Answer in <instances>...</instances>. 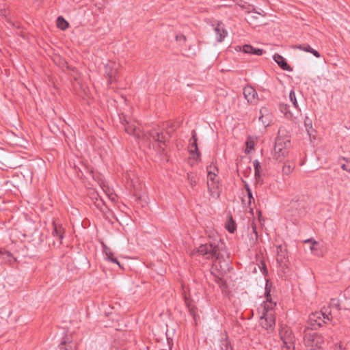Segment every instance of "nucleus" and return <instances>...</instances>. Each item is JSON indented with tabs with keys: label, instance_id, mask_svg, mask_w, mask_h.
<instances>
[{
	"label": "nucleus",
	"instance_id": "obj_36",
	"mask_svg": "<svg viewBox=\"0 0 350 350\" xmlns=\"http://www.w3.org/2000/svg\"><path fill=\"white\" fill-rule=\"evenodd\" d=\"M222 350H233L230 343L228 340H224L221 342Z\"/></svg>",
	"mask_w": 350,
	"mask_h": 350
},
{
	"label": "nucleus",
	"instance_id": "obj_13",
	"mask_svg": "<svg viewBox=\"0 0 350 350\" xmlns=\"http://www.w3.org/2000/svg\"><path fill=\"white\" fill-rule=\"evenodd\" d=\"M59 350H77V342L73 341L72 336L64 337L59 345Z\"/></svg>",
	"mask_w": 350,
	"mask_h": 350
},
{
	"label": "nucleus",
	"instance_id": "obj_44",
	"mask_svg": "<svg viewBox=\"0 0 350 350\" xmlns=\"http://www.w3.org/2000/svg\"><path fill=\"white\" fill-rule=\"evenodd\" d=\"M176 38L177 40H181V39H183V40L186 39V38H185V36L184 35H180V36H176Z\"/></svg>",
	"mask_w": 350,
	"mask_h": 350
},
{
	"label": "nucleus",
	"instance_id": "obj_30",
	"mask_svg": "<svg viewBox=\"0 0 350 350\" xmlns=\"http://www.w3.org/2000/svg\"><path fill=\"white\" fill-rule=\"evenodd\" d=\"M289 99H290V101L292 103L295 109H297V113H299L300 111V109L298 108V104H297V101L296 99L295 93L293 90H292L289 93Z\"/></svg>",
	"mask_w": 350,
	"mask_h": 350
},
{
	"label": "nucleus",
	"instance_id": "obj_22",
	"mask_svg": "<svg viewBox=\"0 0 350 350\" xmlns=\"http://www.w3.org/2000/svg\"><path fill=\"white\" fill-rule=\"evenodd\" d=\"M216 39L218 42H222L224 38L227 36V31L224 29V26L221 23H218L214 29Z\"/></svg>",
	"mask_w": 350,
	"mask_h": 350
},
{
	"label": "nucleus",
	"instance_id": "obj_21",
	"mask_svg": "<svg viewBox=\"0 0 350 350\" xmlns=\"http://www.w3.org/2000/svg\"><path fill=\"white\" fill-rule=\"evenodd\" d=\"M260 116H259V120L262 122L263 125L265 126L269 124L271 113L267 107H262L260 110Z\"/></svg>",
	"mask_w": 350,
	"mask_h": 350
},
{
	"label": "nucleus",
	"instance_id": "obj_31",
	"mask_svg": "<svg viewBox=\"0 0 350 350\" xmlns=\"http://www.w3.org/2000/svg\"><path fill=\"white\" fill-rule=\"evenodd\" d=\"M246 152H250L254 148L255 141L252 137H247L246 142Z\"/></svg>",
	"mask_w": 350,
	"mask_h": 350
},
{
	"label": "nucleus",
	"instance_id": "obj_34",
	"mask_svg": "<svg viewBox=\"0 0 350 350\" xmlns=\"http://www.w3.org/2000/svg\"><path fill=\"white\" fill-rule=\"evenodd\" d=\"M206 171H207V175H210L211 172L216 174V175H217L219 170H218V168L217 167V166H215L214 165H210L207 166Z\"/></svg>",
	"mask_w": 350,
	"mask_h": 350
},
{
	"label": "nucleus",
	"instance_id": "obj_17",
	"mask_svg": "<svg viewBox=\"0 0 350 350\" xmlns=\"http://www.w3.org/2000/svg\"><path fill=\"white\" fill-rule=\"evenodd\" d=\"M103 253L105 256V259L117 264L121 269H124L122 265H120V262L117 260L116 258L113 256V253L112 252L111 250L107 247L106 245L103 244Z\"/></svg>",
	"mask_w": 350,
	"mask_h": 350
},
{
	"label": "nucleus",
	"instance_id": "obj_43",
	"mask_svg": "<svg viewBox=\"0 0 350 350\" xmlns=\"http://www.w3.org/2000/svg\"><path fill=\"white\" fill-rule=\"evenodd\" d=\"M305 125H306V126H310V128L312 127L311 120L308 118H306L305 120Z\"/></svg>",
	"mask_w": 350,
	"mask_h": 350
},
{
	"label": "nucleus",
	"instance_id": "obj_49",
	"mask_svg": "<svg viewBox=\"0 0 350 350\" xmlns=\"http://www.w3.org/2000/svg\"><path fill=\"white\" fill-rule=\"evenodd\" d=\"M251 18H256V16H251Z\"/></svg>",
	"mask_w": 350,
	"mask_h": 350
},
{
	"label": "nucleus",
	"instance_id": "obj_24",
	"mask_svg": "<svg viewBox=\"0 0 350 350\" xmlns=\"http://www.w3.org/2000/svg\"><path fill=\"white\" fill-rule=\"evenodd\" d=\"M290 107L287 104L281 103L279 105L280 111L288 119H293L295 118L294 113L290 110Z\"/></svg>",
	"mask_w": 350,
	"mask_h": 350
},
{
	"label": "nucleus",
	"instance_id": "obj_11",
	"mask_svg": "<svg viewBox=\"0 0 350 350\" xmlns=\"http://www.w3.org/2000/svg\"><path fill=\"white\" fill-rule=\"evenodd\" d=\"M243 94L247 103L250 105H256L258 101V94L256 90L250 85L243 88Z\"/></svg>",
	"mask_w": 350,
	"mask_h": 350
},
{
	"label": "nucleus",
	"instance_id": "obj_16",
	"mask_svg": "<svg viewBox=\"0 0 350 350\" xmlns=\"http://www.w3.org/2000/svg\"><path fill=\"white\" fill-rule=\"evenodd\" d=\"M273 60L284 70L292 71L293 68L287 64L286 59L280 54L275 53L273 56Z\"/></svg>",
	"mask_w": 350,
	"mask_h": 350
},
{
	"label": "nucleus",
	"instance_id": "obj_45",
	"mask_svg": "<svg viewBox=\"0 0 350 350\" xmlns=\"http://www.w3.org/2000/svg\"><path fill=\"white\" fill-rule=\"evenodd\" d=\"M252 228H253L254 232L257 235L256 228L254 225H252Z\"/></svg>",
	"mask_w": 350,
	"mask_h": 350
},
{
	"label": "nucleus",
	"instance_id": "obj_40",
	"mask_svg": "<svg viewBox=\"0 0 350 350\" xmlns=\"http://www.w3.org/2000/svg\"><path fill=\"white\" fill-rule=\"evenodd\" d=\"M305 242L306 243H312V245L310 246V250L311 251H313L314 245L317 243L314 240H312V239L306 240Z\"/></svg>",
	"mask_w": 350,
	"mask_h": 350
},
{
	"label": "nucleus",
	"instance_id": "obj_5",
	"mask_svg": "<svg viewBox=\"0 0 350 350\" xmlns=\"http://www.w3.org/2000/svg\"><path fill=\"white\" fill-rule=\"evenodd\" d=\"M323 341V338L315 332L305 334L304 342L308 350H321Z\"/></svg>",
	"mask_w": 350,
	"mask_h": 350
},
{
	"label": "nucleus",
	"instance_id": "obj_27",
	"mask_svg": "<svg viewBox=\"0 0 350 350\" xmlns=\"http://www.w3.org/2000/svg\"><path fill=\"white\" fill-rule=\"evenodd\" d=\"M245 189L247 191V197L246 198L247 199V204H248L250 208L252 211L253 207H252V203L254 204V198L252 196V191L247 185H245Z\"/></svg>",
	"mask_w": 350,
	"mask_h": 350
},
{
	"label": "nucleus",
	"instance_id": "obj_3",
	"mask_svg": "<svg viewBox=\"0 0 350 350\" xmlns=\"http://www.w3.org/2000/svg\"><path fill=\"white\" fill-rule=\"evenodd\" d=\"M279 335L282 341V350L295 349V336L289 327L286 325H281L279 329Z\"/></svg>",
	"mask_w": 350,
	"mask_h": 350
},
{
	"label": "nucleus",
	"instance_id": "obj_32",
	"mask_svg": "<svg viewBox=\"0 0 350 350\" xmlns=\"http://www.w3.org/2000/svg\"><path fill=\"white\" fill-rule=\"evenodd\" d=\"M187 180L191 187H194L196 185V177L193 174H187Z\"/></svg>",
	"mask_w": 350,
	"mask_h": 350
},
{
	"label": "nucleus",
	"instance_id": "obj_46",
	"mask_svg": "<svg viewBox=\"0 0 350 350\" xmlns=\"http://www.w3.org/2000/svg\"><path fill=\"white\" fill-rule=\"evenodd\" d=\"M265 271H267V269L265 267V265L263 264V266H262V273H265Z\"/></svg>",
	"mask_w": 350,
	"mask_h": 350
},
{
	"label": "nucleus",
	"instance_id": "obj_26",
	"mask_svg": "<svg viewBox=\"0 0 350 350\" xmlns=\"http://www.w3.org/2000/svg\"><path fill=\"white\" fill-rule=\"evenodd\" d=\"M253 165L254 167V176L255 179L258 181L260 178V174L262 171V167L260 165V162L258 160H254L253 161Z\"/></svg>",
	"mask_w": 350,
	"mask_h": 350
},
{
	"label": "nucleus",
	"instance_id": "obj_19",
	"mask_svg": "<svg viewBox=\"0 0 350 350\" xmlns=\"http://www.w3.org/2000/svg\"><path fill=\"white\" fill-rule=\"evenodd\" d=\"M92 199L94 200V204L96 208L99 209L103 213L105 214L108 208L106 206L105 203L102 198L98 193H93Z\"/></svg>",
	"mask_w": 350,
	"mask_h": 350
},
{
	"label": "nucleus",
	"instance_id": "obj_1",
	"mask_svg": "<svg viewBox=\"0 0 350 350\" xmlns=\"http://www.w3.org/2000/svg\"><path fill=\"white\" fill-rule=\"evenodd\" d=\"M290 146L291 140L289 136L287 135L286 131L280 128L273 148V158L279 161H283L288 154Z\"/></svg>",
	"mask_w": 350,
	"mask_h": 350
},
{
	"label": "nucleus",
	"instance_id": "obj_18",
	"mask_svg": "<svg viewBox=\"0 0 350 350\" xmlns=\"http://www.w3.org/2000/svg\"><path fill=\"white\" fill-rule=\"evenodd\" d=\"M275 306V303L269 301L267 297V301L263 302V304L261 305V307L258 308V310H261L262 314L271 313L272 315H274L273 308Z\"/></svg>",
	"mask_w": 350,
	"mask_h": 350
},
{
	"label": "nucleus",
	"instance_id": "obj_8",
	"mask_svg": "<svg viewBox=\"0 0 350 350\" xmlns=\"http://www.w3.org/2000/svg\"><path fill=\"white\" fill-rule=\"evenodd\" d=\"M120 122L124 127L126 133L131 135H134L137 138L140 137V130L133 122L129 121L127 117L124 114L119 115Z\"/></svg>",
	"mask_w": 350,
	"mask_h": 350
},
{
	"label": "nucleus",
	"instance_id": "obj_20",
	"mask_svg": "<svg viewBox=\"0 0 350 350\" xmlns=\"http://www.w3.org/2000/svg\"><path fill=\"white\" fill-rule=\"evenodd\" d=\"M53 231L52 234L54 237H56L57 240L62 241L64 238V229L60 224H57L55 221H53Z\"/></svg>",
	"mask_w": 350,
	"mask_h": 350
},
{
	"label": "nucleus",
	"instance_id": "obj_2",
	"mask_svg": "<svg viewBox=\"0 0 350 350\" xmlns=\"http://www.w3.org/2000/svg\"><path fill=\"white\" fill-rule=\"evenodd\" d=\"M332 319V315L329 308L323 307L320 311H316L309 315L308 324L311 329H317Z\"/></svg>",
	"mask_w": 350,
	"mask_h": 350
},
{
	"label": "nucleus",
	"instance_id": "obj_37",
	"mask_svg": "<svg viewBox=\"0 0 350 350\" xmlns=\"http://www.w3.org/2000/svg\"><path fill=\"white\" fill-rule=\"evenodd\" d=\"M341 168L345 171L350 172V161H347L346 163L342 164Z\"/></svg>",
	"mask_w": 350,
	"mask_h": 350
},
{
	"label": "nucleus",
	"instance_id": "obj_12",
	"mask_svg": "<svg viewBox=\"0 0 350 350\" xmlns=\"http://www.w3.org/2000/svg\"><path fill=\"white\" fill-rule=\"evenodd\" d=\"M191 142L189 144V152L191 155L193 157V159L198 161L200 158V152L198 150V144H197V135L195 131H192V135L190 139Z\"/></svg>",
	"mask_w": 350,
	"mask_h": 350
},
{
	"label": "nucleus",
	"instance_id": "obj_4",
	"mask_svg": "<svg viewBox=\"0 0 350 350\" xmlns=\"http://www.w3.org/2000/svg\"><path fill=\"white\" fill-rule=\"evenodd\" d=\"M219 243L215 241H209L202 244L197 248V252L204 256L206 259H218L219 258Z\"/></svg>",
	"mask_w": 350,
	"mask_h": 350
},
{
	"label": "nucleus",
	"instance_id": "obj_10",
	"mask_svg": "<svg viewBox=\"0 0 350 350\" xmlns=\"http://www.w3.org/2000/svg\"><path fill=\"white\" fill-rule=\"evenodd\" d=\"M118 64L115 62H110L105 67V72L108 77V82L112 83L118 77Z\"/></svg>",
	"mask_w": 350,
	"mask_h": 350
},
{
	"label": "nucleus",
	"instance_id": "obj_33",
	"mask_svg": "<svg viewBox=\"0 0 350 350\" xmlns=\"http://www.w3.org/2000/svg\"><path fill=\"white\" fill-rule=\"evenodd\" d=\"M329 306L335 308L338 310H340V301L338 299H331Z\"/></svg>",
	"mask_w": 350,
	"mask_h": 350
},
{
	"label": "nucleus",
	"instance_id": "obj_47",
	"mask_svg": "<svg viewBox=\"0 0 350 350\" xmlns=\"http://www.w3.org/2000/svg\"><path fill=\"white\" fill-rule=\"evenodd\" d=\"M242 202H243V204H246V202H246V199L245 198H243L242 199Z\"/></svg>",
	"mask_w": 350,
	"mask_h": 350
},
{
	"label": "nucleus",
	"instance_id": "obj_38",
	"mask_svg": "<svg viewBox=\"0 0 350 350\" xmlns=\"http://www.w3.org/2000/svg\"><path fill=\"white\" fill-rule=\"evenodd\" d=\"M188 310H189L191 315H192L193 317V318L196 319V311H197L196 307L195 306H193L192 307H189V308Z\"/></svg>",
	"mask_w": 350,
	"mask_h": 350
},
{
	"label": "nucleus",
	"instance_id": "obj_28",
	"mask_svg": "<svg viewBox=\"0 0 350 350\" xmlns=\"http://www.w3.org/2000/svg\"><path fill=\"white\" fill-rule=\"evenodd\" d=\"M294 167L295 165L293 163H291L289 161L285 162L282 167L283 174L286 175L289 174L293 172Z\"/></svg>",
	"mask_w": 350,
	"mask_h": 350
},
{
	"label": "nucleus",
	"instance_id": "obj_7",
	"mask_svg": "<svg viewBox=\"0 0 350 350\" xmlns=\"http://www.w3.org/2000/svg\"><path fill=\"white\" fill-rule=\"evenodd\" d=\"M276 261L282 269L288 267V256L285 245H280L276 247Z\"/></svg>",
	"mask_w": 350,
	"mask_h": 350
},
{
	"label": "nucleus",
	"instance_id": "obj_9",
	"mask_svg": "<svg viewBox=\"0 0 350 350\" xmlns=\"http://www.w3.org/2000/svg\"><path fill=\"white\" fill-rule=\"evenodd\" d=\"M260 324L268 333L273 332L275 325V315L271 313L263 314L260 319Z\"/></svg>",
	"mask_w": 350,
	"mask_h": 350
},
{
	"label": "nucleus",
	"instance_id": "obj_25",
	"mask_svg": "<svg viewBox=\"0 0 350 350\" xmlns=\"http://www.w3.org/2000/svg\"><path fill=\"white\" fill-rule=\"evenodd\" d=\"M226 228L230 233H234L237 229V225L232 215L229 216L226 222Z\"/></svg>",
	"mask_w": 350,
	"mask_h": 350
},
{
	"label": "nucleus",
	"instance_id": "obj_50",
	"mask_svg": "<svg viewBox=\"0 0 350 350\" xmlns=\"http://www.w3.org/2000/svg\"><path fill=\"white\" fill-rule=\"evenodd\" d=\"M0 254H2L1 251L0 250Z\"/></svg>",
	"mask_w": 350,
	"mask_h": 350
},
{
	"label": "nucleus",
	"instance_id": "obj_23",
	"mask_svg": "<svg viewBox=\"0 0 350 350\" xmlns=\"http://www.w3.org/2000/svg\"><path fill=\"white\" fill-rule=\"evenodd\" d=\"M243 51L245 53L254 54L256 55H262L264 53V51L262 49H255L252 46L249 44H245L243 46Z\"/></svg>",
	"mask_w": 350,
	"mask_h": 350
},
{
	"label": "nucleus",
	"instance_id": "obj_48",
	"mask_svg": "<svg viewBox=\"0 0 350 350\" xmlns=\"http://www.w3.org/2000/svg\"><path fill=\"white\" fill-rule=\"evenodd\" d=\"M8 256H11L12 254L10 252H6Z\"/></svg>",
	"mask_w": 350,
	"mask_h": 350
},
{
	"label": "nucleus",
	"instance_id": "obj_39",
	"mask_svg": "<svg viewBox=\"0 0 350 350\" xmlns=\"http://www.w3.org/2000/svg\"><path fill=\"white\" fill-rule=\"evenodd\" d=\"M334 350H346V349L342 345L341 342H340L335 345Z\"/></svg>",
	"mask_w": 350,
	"mask_h": 350
},
{
	"label": "nucleus",
	"instance_id": "obj_35",
	"mask_svg": "<svg viewBox=\"0 0 350 350\" xmlns=\"http://www.w3.org/2000/svg\"><path fill=\"white\" fill-rule=\"evenodd\" d=\"M219 181L217 178V175L214 173H210V175H207V182H217Z\"/></svg>",
	"mask_w": 350,
	"mask_h": 350
},
{
	"label": "nucleus",
	"instance_id": "obj_15",
	"mask_svg": "<svg viewBox=\"0 0 350 350\" xmlns=\"http://www.w3.org/2000/svg\"><path fill=\"white\" fill-rule=\"evenodd\" d=\"M291 47L294 49H299L305 52L310 53L317 58L321 57V54L319 52L313 49L308 44L305 43L301 44H295L293 45Z\"/></svg>",
	"mask_w": 350,
	"mask_h": 350
},
{
	"label": "nucleus",
	"instance_id": "obj_41",
	"mask_svg": "<svg viewBox=\"0 0 350 350\" xmlns=\"http://www.w3.org/2000/svg\"><path fill=\"white\" fill-rule=\"evenodd\" d=\"M185 305L187 306L188 309L189 308V307H192L193 306L191 304V301L189 299H188L187 297H185Z\"/></svg>",
	"mask_w": 350,
	"mask_h": 350
},
{
	"label": "nucleus",
	"instance_id": "obj_42",
	"mask_svg": "<svg viewBox=\"0 0 350 350\" xmlns=\"http://www.w3.org/2000/svg\"><path fill=\"white\" fill-rule=\"evenodd\" d=\"M215 282L219 285H223L225 283V282L221 278L219 277L215 278Z\"/></svg>",
	"mask_w": 350,
	"mask_h": 350
},
{
	"label": "nucleus",
	"instance_id": "obj_14",
	"mask_svg": "<svg viewBox=\"0 0 350 350\" xmlns=\"http://www.w3.org/2000/svg\"><path fill=\"white\" fill-rule=\"evenodd\" d=\"M208 192L211 198L218 199L221 193V184L217 182H207Z\"/></svg>",
	"mask_w": 350,
	"mask_h": 350
},
{
	"label": "nucleus",
	"instance_id": "obj_6",
	"mask_svg": "<svg viewBox=\"0 0 350 350\" xmlns=\"http://www.w3.org/2000/svg\"><path fill=\"white\" fill-rule=\"evenodd\" d=\"M148 138L152 139L158 145V151L164 152L165 146H167V135L156 129L151 130L148 133Z\"/></svg>",
	"mask_w": 350,
	"mask_h": 350
},
{
	"label": "nucleus",
	"instance_id": "obj_29",
	"mask_svg": "<svg viewBox=\"0 0 350 350\" xmlns=\"http://www.w3.org/2000/svg\"><path fill=\"white\" fill-rule=\"evenodd\" d=\"M68 23L62 17L58 16L57 19V26L62 30H65L68 27Z\"/></svg>",
	"mask_w": 350,
	"mask_h": 350
}]
</instances>
